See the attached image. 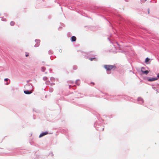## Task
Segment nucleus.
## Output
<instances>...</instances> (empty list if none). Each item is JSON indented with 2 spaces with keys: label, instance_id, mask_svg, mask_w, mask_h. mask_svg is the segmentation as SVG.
Here are the masks:
<instances>
[{
  "label": "nucleus",
  "instance_id": "8",
  "mask_svg": "<svg viewBox=\"0 0 159 159\" xmlns=\"http://www.w3.org/2000/svg\"><path fill=\"white\" fill-rule=\"evenodd\" d=\"M150 59L149 58H148V57H147L146 58L145 60V62L146 63L148 62L149 61Z\"/></svg>",
  "mask_w": 159,
  "mask_h": 159
},
{
  "label": "nucleus",
  "instance_id": "14",
  "mask_svg": "<svg viewBox=\"0 0 159 159\" xmlns=\"http://www.w3.org/2000/svg\"><path fill=\"white\" fill-rule=\"evenodd\" d=\"M157 77L159 78V74H158L157 75Z\"/></svg>",
  "mask_w": 159,
  "mask_h": 159
},
{
  "label": "nucleus",
  "instance_id": "6",
  "mask_svg": "<svg viewBox=\"0 0 159 159\" xmlns=\"http://www.w3.org/2000/svg\"><path fill=\"white\" fill-rule=\"evenodd\" d=\"M76 38L75 37L73 36L71 38V40L72 41H76Z\"/></svg>",
  "mask_w": 159,
  "mask_h": 159
},
{
  "label": "nucleus",
  "instance_id": "10",
  "mask_svg": "<svg viewBox=\"0 0 159 159\" xmlns=\"http://www.w3.org/2000/svg\"><path fill=\"white\" fill-rule=\"evenodd\" d=\"M15 24V22L13 21H11L10 23V24L11 25H13Z\"/></svg>",
  "mask_w": 159,
  "mask_h": 159
},
{
  "label": "nucleus",
  "instance_id": "4",
  "mask_svg": "<svg viewBox=\"0 0 159 159\" xmlns=\"http://www.w3.org/2000/svg\"><path fill=\"white\" fill-rule=\"evenodd\" d=\"M158 80L157 78H152L148 79V81H153Z\"/></svg>",
  "mask_w": 159,
  "mask_h": 159
},
{
  "label": "nucleus",
  "instance_id": "9",
  "mask_svg": "<svg viewBox=\"0 0 159 159\" xmlns=\"http://www.w3.org/2000/svg\"><path fill=\"white\" fill-rule=\"evenodd\" d=\"M91 61H93V60L96 61L97 60L95 58H90L89 59Z\"/></svg>",
  "mask_w": 159,
  "mask_h": 159
},
{
  "label": "nucleus",
  "instance_id": "7",
  "mask_svg": "<svg viewBox=\"0 0 159 159\" xmlns=\"http://www.w3.org/2000/svg\"><path fill=\"white\" fill-rule=\"evenodd\" d=\"M24 93L26 94H30L31 93V92L28 90H26L24 91Z\"/></svg>",
  "mask_w": 159,
  "mask_h": 159
},
{
  "label": "nucleus",
  "instance_id": "1",
  "mask_svg": "<svg viewBox=\"0 0 159 159\" xmlns=\"http://www.w3.org/2000/svg\"><path fill=\"white\" fill-rule=\"evenodd\" d=\"M115 66L111 65H105L104 67L107 70H110L113 69Z\"/></svg>",
  "mask_w": 159,
  "mask_h": 159
},
{
  "label": "nucleus",
  "instance_id": "13",
  "mask_svg": "<svg viewBox=\"0 0 159 159\" xmlns=\"http://www.w3.org/2000/svg\"><path fill=\"white\" fill-rule=\"evenodd\" d=\"M8 78H5L4 79V80L5 81H8Z\"/></svg>",
  "mask_w": 159,
  "mask_h": 159
},
{
  "label": "nucleus",
  "instance_id": "5",
  "mask_svg": "<svg viewBox=\"0 0 159 159\" xmlns=\"http://www.w3.org/2000/svg\"><path fill=\"white\" fill-rule=\"evenodd\" d=\"M48 134V133L47 132L42 133L39 135V137L40 138L41 137H43V136L45 135H46Z\"/></svg>",
  "mask_w": 159,
  "mask_h": 159
},
{
  "label": "nucleus",
  "instance_id": "15",
  "mask_svg": "<svg viewBox=\"0 0 159 159\" xmlns=\"http://www.w3.org/2000/svg\"><path fill=\"white\" fill-rule=\"evenodd\" d=\"M149 13V10H148V13Z\"/></svg>",
  "mask_w": 159,
  "mask_h": 159
},
{
  "label": "nucleus",
  "instance_id": "3",
  "mask_svg": "<svg viewBox=\"0 0 159 159\" xmlns=\"http://www.w3.org/2000/svg\"><path fill=\"white\" fill-rule=\"evenodd\" d=\"M145 69V68L144 67H142L141 68V71L144 74H145L146 75H147L148 74V73H149V71H148V70H146V71H144L143 70V69Z\"/></svg>",
  "mask_w": 159,
  "mask_h": 159
},
{
  "label": "nucleus",
  "instance_id": "2",
  "mask_svg": "<svg viewBox=\"0 0 159 159\" xmlns=\"http://www.w3.org/2000/svg\"><path fill=\"white\" fill-rule=\"evenodd\" d=\"M40 40L39 39H36L35 40V42L36 43V44H35V47H38L40 45Z\"/></svg>",
  "mask_w": 159,
  "mask_h": 159
},
{
  "label": "nucleus",
  "instance_id": "11",
  "mask_svg": "<svg viewBox=\"0 0 159 159\" xmlns=\"http://www.w3.org/2000/svg\"><path fill=\"white\" fill-rule=\"evenodd\" d=\"M45 70V68L44 67H42V70L43 71H44Z\"/></svg>",
  "mask_w": 159,
  "mask_h": 159
},
{
  "label": "nucleus",
  "instance_id": "12",
  "mask_svg": "<svg viewBox=\"0 0 159 159\" xmlns=\"http://www.w3.org/2000/svg\"><path fill=\"white\" fill-rule=\"evenodd\" d=\"M29 55V54L28 53L26 52L25 56L26 57H28Z\"/></svg>",
  "mask_w": 159,
  "mask_h": 159
},
{
  "label": "nucleus",
  "instance_id": "16",
  "mask_svg": "<svg viewBox=\"0 0 159 159\" xmlns=\"http://www.w3.org/2000/svg\"><path fill=\"white\" fill-rule=\"evenodd\" d=\"M145 1H146L147 0H145Z\"/></svg>",
  "mask_w": 159,
  "mask_h": 159
}]
</instances>
